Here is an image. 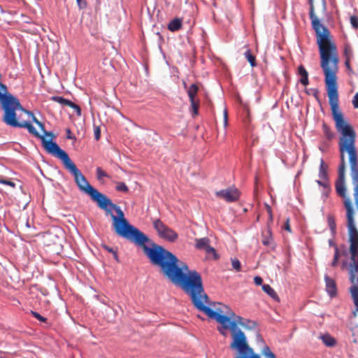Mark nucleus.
<instances>
[{"label":"nucleus","instance_id":"obj_20","mask_svg":"<svg viewBox=\"0 0 358 358\" xmlns=\"http://www.w3.org/2000/svg\"><path fill=\"white\" fill-rule=\"evenodd\" d=\"M327 222H328V225L331 229V233L333 234H334L336 233V224L334 216L332 215H330V214L328 215H327Z\"/></svg>","mask_w":358,"mask_h":358},{"label":"nucleus","instance_id":"obj_44","mask_svg":"<svg viewBox=\"0 0 358 358\" xmlns=\"http://www.w3.org/2000/svg\"><path fill=\"white\" fill-rule=\"evenodd\" d=\"M66 138H69V139H71L73 138L72 136H71V131L69 129H66Z\"/></svg>","mask_w":358,"mask_h":358},{"label":"nucleus","instance_id":"obj_15","mask_svg":"<svg viewBox=\"0 0 358 358\" xmlns=\"http://www.w3.org/2000/svg\"><path fill=\"white\" fill-rule=\"evenodd\" d=\"M299 74L301 76L300 83L306 86L308 85V74L306 69L302 66H299Z\"/></svg>","mask_w":358,"mask_h":358},{"label":"nucleus","instance_id":"obj_16","mask_svg":"<svg viewBox=\"0 0 358 358\" xmlns=\"http://www.w3.org/2000/svg\"><path fill=\"white\" fill-rule=\"evenodd\" d=\"M199 92V86L196 84L191 85L187 90L189 101L196 100L197 93Z\"/></svg>","mask_w":358,"mask_h":358},{"label":"nucleus","instance_id":"obj_21","mask_svg":"<svg viewBox=\"0 0 358 358\" xmlns=\"http://www.w3.org/2000/svg\"><path fill=\"white\" fill-rule=\"evenodd\" d=\"M322 131H323L324 136H326V138L327 139L331 140L334 138V133L332 132L330 127L325 123H323V124H322Z\"/></svg>","mask_w":358,"mask_h":358},{"label":"nucleus","instance_id":"obj_23","mask_svg":"<svg viewBox=\"0 0 358 358\" xmlns=\"http://www.w3.org/2000/svg\"><path fill=\"white\" fill-rule=\"evenodd\" d=\"M190 103L192 116L194 117L199 113V99L190 101Z\"/></svg>","mask_w":358,"mask_h":358},{"label":"nucleus","instance_id":"obj_7","mask_svg":"<svg viewBox=\"0 0 358 358\" xmlns=\"http://www.w3.org/2000/svg\"><path fill=\"white\" fill-rule=\"evenodd\" d=\"M213 315H207L210 319H214L217 321V317L221 316L222 317H226L229 320L230 324H235V329H237V325L239 324L244 328L252 329L255 327L256 323L251 320H246L248 323L251 324V325L245 324V320L243 317L236 315L229 306L219 303V307L215 308V310H213Z\"/></svg>","mask_w":358,"mask_h":358},{"label":"nucleus","instance_id":"obj_9","mask_svg":"<svg viewBox=\"0 0 358 358\" xmlns=\"http://www.w3.org/2000/svg\"><path fill=\"white\" fill-rule=\"evenodd\" d=\"M216 196L223 199L227 202H234L238 200L240 197V192L236 187H230L217 192Z\"/></svg>","mask_w":358,"mask_h":358},{"label":"nucleus","instance_id":"obj_47","mask_svg":"<svg viewBox=\"0 0 358 358\" xmlns=\"http://www.w3.org/2000/svg\"><path fill=\"white\" fill-rule=\"evenodd\" d=\"M258 337L260 338V340H261L262 342H264L263 338L261 337V336H260V335H258Z\"/></svg>","mask_w":358,"mask_h":358},{"label":"nucleus","instance_id":"obj_39","mask_svg":"<svg viewBox=\"0 0 358 358\" xmlns=\"http://www.w3.org/2000/svg\"><path fill=\"white\" fill-rule=\"evenodd\" d=\"M266 211L268 214V216H269V220L271 222L273 221V215H272V210H271V208L269 205L268 204H266Z\"/></svg>","mask_w":358,"mask_h":358},{"label":"nucleus","instance_id":"obj_45","mask_svg":"<svg viewBox=\"0 0 358 358\" xmlns=\"http://www.w3.org/2000/svg\"><path fill=\"white\" fill-rule=\"evenodd\" d=\"M224 123L227 124V112L226 109H224Z\"/></svg>","mask_w":358,"mask_h":358},{"label":"nucleus","instance_id":"obj_6","mask_svg":"<svg viewBox=\"0 0 358 358\" xmlns=\"http://www.w3.org/2000/svg\"><path fill=\"white\" fill-rule=\"evenodd\" d=\"M217 322L221 324L217 329L222 335L225 336L227 330L231 331L232 342L230 348L237 350L239 353L235 358H261L258 355L253 353L252 349L247 343L245 334L241 329H235L234 323L230 324L227 318L221 316H217Z\"/></svg>","mask_w":358,"mask_h":358},{"label":"nucleus","instance_id":"obj_14","mask_svg":"<svg viewBox=\"0 0 358 358\" xmlns=\"http://www.w3.org/2000/svg\"><path fill=\"white\" fill-rule=\"evenodd\" d=\"M182 28V20L178 17H176L171 20L168 24V29L171 31H176Z\"/></svg>","mask_w":358,"mask_h":358},{"label":"nucleus","instance_id":"obj_40","mask_svg":"<svg viewBox=\"0 0 358 358\" xmlns=\"http://www.w3.org/2000/svg\"><path fill=\"white\" fill-rule=\"evenodd\" d=\"M254 282L257 285H261L262 284V282H263V280H262V278L260 276H255L254 278Z\"/></svg>","mask_w":358,"mask_h":358},{"label":"nucleus","instance_id":"obj_1","mask_svg":"<svg viewBox=\"0 0 358 358\" xmlns=\"http://www.w3.org/2000/svg\"><path fill=\"white\" fill-rule=\"evenodd\" d=\"M331 107L333 120L338 133L341 134L338 141L341 162L338 169V178L335 182L336 193L345 198L344 206L346 209L347 227L350 241V253L352 255L351 280L355 278L354 273L358 269V231L355 226V212L350 198H346L345 154L349 156L350 176L354 186L355 203L358 209V154L355 145L356 132L352 126L345 119L339 108L337 80L324 82Z\"/></svg>","mask_w":358,"mask_h":358},{"label":"nucleus","instance_id":"obj_33","mask_svg":"<svg viewBox=\"0 0 358 358\" xmlns=\"http://www.w3.org/2000/svg\"><path fill=\"white\" fill-rule=\"evenodd\" d=\"M31 314L32 315L36 318L37 320H38L39 321L41 322H45L47 321V318L41 315L38 313L37 312H34V311H31Z\"/></svg>","mask_w":358,"mask_h":358},{"label":"nucleus","instance_id":"obj_27","mask_svg":"<svg viewBox=\"0 0 358 358\" xmlns=\"http://www.w3.org/2000/svg\"><path fill=\"white\" fill-rule=\"evenodd\" d=\"M115 189L118 192H125V193L129 192L128 187L126 185V184L124 182H117Z\"/></svg>","mask_w":358,"mask_h":358},{"label":"nucleus","instance_id":"obj_41","mask_svg":"<svg viewBox=\"0 0 358 358\" xmlns=\"http://www.w3.org/2000/svg\"><path fill=\"white\" fill-rule=\"evenodd\" d=\"M100 134H101L100 128L98 127H96L94 129V137H95L96 140H99L100 138Z\"/></svg>","mask_w":358,"mask_h":358},{"label":"nucleus","instance_id":"obj_49","mask_svg":"<svg viewBox=\"0 0 358 358\" xmlns=\"http://www.w3.org/2000/svg\"><path fill=\"white\" fill-rule=\"evenodd\" d=\"M2 96H0V98H1Z\"/></svg>","mask_w":358,"mask_h":358},{"label":"nucleus","instance_id":"obj_12","mask_svg":"<svg viewBox=\"0 0 358 358\" xmlns=\"http://www.w3.org/2000/svg\"><path fill=\"white\" fill-rule=\"evenodd\" d=\"M262 242L263 245L274 250L275 248V243L273 240L271 231L268 228L262 233Z\"/></svg>","mask_w":358,"mask_h":358},{"label":"nucleus","instance_id":"obj_25","mask_svg":"<svg viewBox=\"0 0 358 358\" xmlns=\"http://www.w3.org/2000/svg\"><path fill=\"white\" fill-rule=\"evenodd\" d=\"M96 175L98 180H101L103 178H110V176L106 173L101 167L96 169Z\"/></svg>","mask_w":358,"mask_h":358},{"label":"nucleus","instance_id":"obj_42","mask_svg":"<svg viewBox=\"0 0 358 358\" xmlns=\"http://www.w3.org/2000/svg\"><path fill=\"white\" fill-rule=\"evenodd\" d=\"M284 229L287 231H289V232H291V227H290V224H289V219H287L285 224V227H284Z\"/></svg>","mask_w":358,"mask_h":358},{"label":"nucleus","instance_id":"obj_48","mask_svg":"<svg viewBox=\"0 0 358 358\" xmlns=\"http://www.w3.org/2000/svg\"><path fill=\"white\" fill-rule=\"evenodd\" d=\"M246 320H247L245 319V324H249V325H251V324H250V323H248V322H247Z\"/></svg>","mask_w":358,"mask_h":358},{"label":"nucleus","instance_id":"obj_2","mask_svg":"<svg viewBox=\"0 0 358 358\" xmlns=\"http://www.w3.org/2000/svg\"><path fill=\"white\" fill-rule=\"evenodd\" d=\"M151 245L148 257L152 264L159 266L166 278L189 295L196 309L206 315H213V310L206 306L209 304V298L204 292L201 275L195 270L189 271L186 263L164 247L155 243Z\"/></svg>","mask_w":358,"mask_h":358},{"label":"nucleus","instance_id":"obj_35","mask_svg":"<svg viewBox=\"0 0 358 358\" xmlns=\"http://www.w3.org/2000/svg\"><path fill=\"white\" fill-rule=\"evenodd\" d=\"M345 59L348 58H351L352 57V51L350 48H345Z\"/></svg>","mask_w":358,"mask_h":358},{"label":"nucleus","instance_id":"obj_3","mask_svg":"<svg viewBox=\"0 0 358 358\" xmlns=\"http://www.w3.org/2000/svg\"><path fill=\"white\" fill-rule=\"evenodd\" d=\"M310 5L309 16L312 27L315 31L317 43L320 55V66L324 75V82L337 80L338 71V56L337 48L331 39V34L327 27L322 25L315 13L313 0H308Z\"/></svg>","mask_w":358,"mask_h":358},{"label":"nucleus","instance_id":"obj_4","mask_svg":"<svg viewBox=\"0 0 358 358\" xmlns=\"http://www.w3.org/2000/svg\"><path fill=\"white\" fill-rule=\"evenodd\" d=\"M98 206L106 211L113 209L117 216L111 214L113 220V227L115 232L120 237L124 238L127 240L135 243L136 245L141 247L144 253L148 257V249H152L148 247L145 243L150 241L148 236L141 231L138 229L130 224L127 220L124 217V214L121 210L120 207L113 203L110 199L105 194H102L99 198V201L96 202Z\"/></svg>","mask_w":358,"mask_h":358},{"label":"nucleus","instance_id":"obj_5","mask_svg":"<svg viewBox=\"0 0 358 358\" xmlns=\"http://www.w3.org/2000/svg\"><path fill=\"white\" fill-rule=\"evenodd\" d=\"M43 133L44 135L42 136L39 134V136L36 137L41 138L43 146L45 150L62 161L66 169L73 175L76 183L80 191L88 194L93 201L96 202L99 201V198L103 194L99 192L88 182L85 176L71 160L68 154L61 149L55 142L52 141V139L54 137L53 134L51 132H50L51 135H46L44 132Z\"/></svg>","mask_w":358,"mask_h":358},{"label":"nucleus","instance_id":"obj_28","mask_svg":"<svg viewBox=\"0 0 358 358\" xmlns=\"http://www.w3.org/2000/svg\"><path fill=\"white\" fill-rule=\"evenodd\" d=\"M262 353L267 358H276L275 355L271 351L269 347L267 345L264 347Z\"/></svg>","mask_w":358,"mask_h":358},{"label":"nucleus","instance_id":"obj_43","mask_svg":"<svg viewBox=\"0 0 358 358\" xmlns=\"http://www.w3.org/2000/svg\"><path fill=\"white\" fill-rule=\"evenodd\" d=\"M317 183L320 185V186H322L325 188H329L328 187V185L324 182H322L321 180H317Z\"/></svg>","mask_w":358,"mask_h":358},{"label":"nucleus","instance_id":"obj_38","mask_svg":"<svg viewBox=\"0 0 358 358\" xmlns=\"http://www.w3.org/2000/svg\"><path fill=\"white\" fill-rule=\"evenodd\" d=\"M352 104L355 108H358V92L353 97Z\"/></svg>","mask_w":358,"mask_h":358},{"label":"nucleus","instance_id":"obj_22","mask_svg":"<svg viewBox=\"0 0 358 358\" xmlns=\"http://www.w3.org/2000/svg\"><path fill=\"white\" fill-rule=\"evenodd\" d=\"M51 99L62 104V105H65L69 107L70 104H71V101L64 99L62 96H54L51 98Z\"/></svg>","mask_w":358,"mask_h":358},{"label":"nucleus","instance_id":"obj_37","mask_svg":"<svg viewBox=\"0 0 358 358\" xmlns=\"http://www.w3.org/2000/svg\"><path fill=\"white\" fill-rule=\"evenodd\" d=\"M350 58L348 57V59H346L345 61V65L346 68L348 69L349 73H353V71H352V68L350 66Z\"/></svg>","mask_w":358,"mask_h":358},{"label":"nucleus","instance_id":"obj_17","mask_svg":"<svg viewBox=\"0 0 358 358\" xmlns=\"http://www.w3.org/2000/svg\"><path fill=\"white\" fill-rule=\"evenodd\" d=\"M327 169V165L324 164V160L322 159L320 160L319 177L324 180H327L328 178Z\"/></svg>","mask_w":358,"mask_h":358},{"label":"nucleus","instance_id":"obj_8","mask_svg":"<svg viewBox=\"0 0 358 358\" xmlns=\"http://www.w3.org/2000/svg\"><path fill=\"white\" fill-rule=\"evenodd\" d=\"M153 227L160 238L169 242H175L178 239V234L164 224L161 220L155 219L153 221Z\"/></svg>","mask_w":358,"mask_h":358},{"label":"nucleus","instance_id":"obj_50","mask_svg":"<svg viewBox=\"0 0 358 358\" xmlns=\"http://www.w3.org/2000/svg\"><path fill=\"white\" fill-rule=\"evenodd\" d=\"M323 1H324V0H322Z\"/></svg>","mask_w":358,"mask_h":358},{"label":"nucleus","instance_id":"obj_19","mask_svg":"<svg viewBox=\"0 0 358 358\" xmlns=\"http://www.w3.org/2000/svg\"><path fill=\"white\" fill-rule=\"evenodd\" d=\"M262 290L269 295L273 299H278V296L275 291L269 285L264 284L262 285Z\"/></svg>","mask_w":358,"mask_h":358},{"label":"nucleus","instance_id":"obj_11","mask_svg":"<svg viewBox=\"0 0 358 358\" xmlns=\"http://www.w3.org/2000/svg\"><path fill=\"white\" fill-rule=\"evenodd\" d=\"M350 259H351V262L349 265V275H350V280L351 283L353 284V285H352L350 287V292L351 293V296L353 299V302L356 306V310L354 312V315H356V312H358V287L355 285V281H356V273L358 272V269L354 273L355 278L353 279V281H352L350 271H351V264H352L353 262L352 260V257H350Z\"/></svg>","mask_w":358,"mask_h":358},{"label":"nucleus","instance_id":"obj_13","mask_svg":"<svg viewBox=\"0 0 358 358\" xmlns=\"http://www.w3.org/2000/svg\"><path fill=\"white\" fill-rule=\"evenodd\" d=\"M324 280L326 283V291L330 295L331 297L336 295L337 288L336 284L334 279L329 277L327 275L324 276Z\"/></svg>","mask_w":358,"mask_h":358},{"label":"nucleus","instance_id":"obj_32","mask_svg":"<svg viewBox=\"0 0 358 358\" xmlns=\"http://www.w3.org/2000/svg\"><path fill=\"white\" fill-rule=\"evenodd\" d=\"M69 107L75 110L78 116L81 115V108L78 105L71 101V104H70Z\"/></svg>","mask_w":358,"mask_h":358},{"label":"nucleus","instance_id":"obj_46","mask_svg":"<svg viewBox=\"0 0 358 358\" xmlns=\"http://www.w3.org/2000/svg\"><path fill=\"white\" fill-rule=\"evenodd\" d=\"M183 86L185 89L187 88V84L185 81H183Z\"/></svg>","mask_w":358,"mask_h":358},{"label":"nucleus","instance_id":"obj_29","mask_svg":"<svg viewBox=\"0 0 358 358\" xmlns=\"http://www.w3.org/2000/svg\"><path fill=\"white\" fill-rule=\"evenodd\" d=\"M334 250H335V252H334V260L331 263V266H336L337 264H338V260L339 259V257H340V254H339V250H338V248L336 245H334Z\"/></svg>","mask_w":358,"mask_h":358},{"label":"nucleus","instance_id":"obj_34","mask_svg":"<svg viewBox=\"0 0 358 358\" xmlns=\"http://www.w3.org/2000/svg\"><path fill=\"white\" fill-rule=\"evenodd\" d=\"M76 2L80 9H83L87 7V2L85 0H76Z\"/></svg>","mask_w":358,"mask_h":358},{"label":"nucleus","instance_id":"obj_10","mask_svg":"<svg viewBox=\"0 0 358 358\" xmlns=\"http://www.w3.org/2000/svg\"><path fill=\"white\" fill-rule=\"evenodd\" d=\"M195 248L198 250H205L207 254L213 255L215 259L218 258L216 250L210 245V240L207 237L196 238Z\"/></svg>","mask_w":358,"mask_h":358},{"label":"nucleus","instance_id":"obj_36","mask_svg":"<svg viewBox=\"0 0 358 358\" xmlns=\"http://www.w3.org/2000/svg\"><path fill=\"white\" fill-rule=\"evenodd\" d=\"M0 183L9 185L12 187H14L15 186V182L10 181V180H3V179L0 180Z\"/></svg>","mask_w":358,"mask_h":358},{"label":"nucleus","instance_id":"obj_51","mask_svg":"<svg viewBox=\"0 0 358 358\" xmlns=\"http://www.w3.org/2000/svg\"><path fill=\"white\" fill-rule=\"evenodd\" d=\"M357 280H358V278H357Z\"/></svg>","mask_w":358,"mask_h":358},{"label":"nucleus","instance_id":"obj_30","mask_svg":"<svg viewBox=\"0 0 358 358\" xmlns=\"http://www.w3.org/2000/svg\"><path fill=\"white\" fill-rule=\"evenodd\" d=\"M350 22L352 27L355 29H358V16L357 15L350 16Z\"/></svg>","mask_w":358,"mask_h":358},{"label":"nucleus","instance_id":"obj_26","mask_svg":"<svg viewBox=\"0 0 358 358\" xmlns=\"http://www.w3.org/2000/svg\"><path fill=\"white\" fill-rule=\"evenodd\" d=\"M103 248L106 250L108 251V252H110V254H113V257L114 259H115V261L117 262H119L120 260H119V257H118V255H117V250H115L113 248H110L106 245H103Z\"/></svg>","mask_w":358,"mask_h":358},{"label":"nucleus","instance_id":"obj_31","mask_svg":"<svg viewBox=\"0 0 358 358\" xmlns=\"http://www.w3.org/2000/svg\"><path fill=\"white\" fill-rule=\"evenodd\" d=\"M231 264L234 268L237 271H239L241 270V262L237 259H234L231 261Z\"/></svg>","mask_w":358,"mask_h":358},{"label":"nucleus","instance_id":"obj_18","mask_svg":"<svg viewBox=\"0 0 358 358\" xmlns=\"http://www.w3.org/2000/svg\"><path fill=\"white\" fill-rule=\"evenodd\" d=\"M244 56L246 58V59L248 60V62L250 63V66L252 67H255L257 66V62H256V57L252 53L251 50L248 49L245 53H244Z\"/></svg>","mask_w":358,"mask_h":358},{"label":"nucleus","instance_id":"obj_24","mask_svg":"<svg viewBox=\"0 0 358 358\" xmlns=\"http://www.w3.org/2000/svg\"><path fill=\"white\" fill-rule=\"evenodd\" d=\"M322 340L327 346H334L336 344V341L334 338L329 335L322 336Z\"/></svg>","mask_w":358,"mask_h":358}]
</instances>
